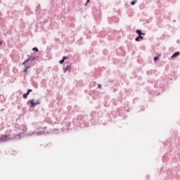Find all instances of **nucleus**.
<instances>
[{"label": "nucleus", "mask_w": 180, "mask_h": 180, "mask_svg": "<svg viewBox=\"0 0 180 180\" xmlns=\"http://www.w3.org/2000/svg\"><path fill=\"white\" fill-rule=\"evenodd\" d=\"M15 71H18V70L16 68H15Z\"/></svg>", "instance_id": "34"}, {"label": "nucleus", "mask_w": 180, "mask_h": 180, "mask_svg": "<svg viewBox=\"0 0 180 180\" xmlns=\"http://www.w3.org/2000/svg\"><path fill=\"white\" fill-rule=\"evenodd\" d=\"M144 2H146V4H150L151 2V0H143Z\"/></svg>", "instance_id": "21"}, {"label": "nucleus", "mask_w": 180, "mask_h": 180, "mask_svg": "<svg viewBox=\"0 0 180 180\" xmlns=\"http://www.w3.org/2000/svg\"><path fill=\"white\" fill-rule=\"evenodd\" d=\"M98 88H99V89L102 88V84H98Z\"/></svg>", "instance_id": "24"}, {"label": "nucleus", "mask_w": 180, "mask_h": 180, "mask_svg": "<svg viewBox=\"0 0 180 180\" xmlns=\"http://www.w3.org/2000/svg\"><path fill=\"white\" fill-rule=\"evenodd\" d=\"M29 68H30V65H27V66H25L24 70H23V72H27V70H29Z\"/></svg>", "instance_id": "13"}, {"label": "nucleus", "mask_w": 180, "mask_h": 180, "mask_svg": "<svg viewBox=\"0 0 180 180\" xmlns=\"http://www.w3.org/2000/svg\"><path fill=\"white\" fill-rule=\"evenodd\" d=\"M75 108H76L75 111H76V112H79V108H78V106H77V105H75Z\"/></svg>", "instance_id": "22"}, {"label": "nucleus", "mask_w": 180, "mask_h": 180, "mask_svg": "<svg viewBox=\"0 0 180 180\" xmlns=\"http://www.w3.org/2000/svg\"><path fill=\"white\" fill-rule=\"evenodd\" d=\"M64 60L61 59L60 61H59V64H64Z\"/></svg>", "instance_id": "20"}, {"label": "nucleus", "mask_w": 180, "mask_h": 180, "mask_svg": "<svg viewBox=\"0 0 180 180\" xmlns=\"http://www.w3.org/2000/svg\"><path fill=\"white\" fill-rule=\"evenodd\" d=\"M108 117H110V115H108Z\"/></svg>", "instance_id": "33"}, {"label": "nucleus", "mask_w": 180, "mask_h": 180, "mask_svg": "<svg viewBox=\"0 0 180 180\" xmlns=\"http://www.w3.org/2000/svg\"><path fill=\"white\" fill-rule=\"evenodd\" d=\"M2 141H4V138L0 137V143H2Z\"/></svg>", "instance_id": "26"}, {"label": "nucleus", "mask_w": 180, "mask_h": 180, "mask_svg": "<svg viewBox=\"0 0 180 180\" xmlns=\"http://www.w3.org/2000/svg\"><path fill=\"white\" fill-rule=\"evenodd\" d=\"M62 60H63V61H65V60H68V56H63Z\"/></svg>", "instance_id": "19"}, {"label": "nucleus", "mask_w": 180, "mask_h": 180, "mask_svg": "<svg viewBox=\"0 0 180 180\" xmlns=\"http://www.w3.org/2000/svg\"><path fill=\"white\" fill-rule=\"evenodd\" d=\"M88 5V4H86V2L85 3L84 6H86Z\"/></svg>", "instance_id": "30"}, {"label": "nucleus", "mask_w": 180, "mask_h": 180, "mask_svg": "<svg viewBox=\"0 0 180 180\" xmlns=\"http://www.w3.org/2000/svg\"><path fill=\"white\" fill-rule=\"evenodd\" d=\"M35 134H37V136H41V134H44V136H47V134H50V132L49 131H37L35 132Z\"/></svg>", "instance_id": "5"}, {"label": "nucleus", "mask_w": 180, "mask_h": 180, "mask_svg": "<svg viewBox=\"0 0 180 180\" xmlns=\"http://www.w3.org/2000/svg\"><path fill=\"white\" fill-rule=\"evenodd\" d=\"M86 4H89V2H91V0H86Z\"/></svg>", "instance_id": "28"}, {"label": "nucleus", "mask_w": 180, "mask_h": 180, "mask_svg": "<svg viewBox=\"0 0 180 180\" xmlns=\"http://www.w3.org/2000/svg\"><path fill=\"white\" fill-rule=\"evenodd\" d=\"M173 22H174V23H175V22H176V20H174Z\"/></svg>", "instance_id": "31"}, {"label": "nucleus", "mask_w": 180, "mask_h": 180, "mask_svg": "<svg viewBox=\"0 0 180 180\" xmlns=\"http://www.w3.org/2000/svg\"><path fill=\"white\" fill-rule=\"evenodd\" d=\"M1 139H3V141H8L9 140V136L7 134L1 135Z\"/></svg>", "instance_id": "10"}, {"label": "nucleus", "mask_w": 180, "mask_h": 180, "mask_svg": "<svg viewBox=\"0 0 180 180\" xmlns=\"http://www.w3.org/2000/svg\"><path fill=\"white\" fill-rule=\"evenodd\" d=\"M30 92H33V89H29L26 93L22 94V97L24 98V99H27V96H29Z\"/></svg>", "instance_id": "4"}, {"label": "nucleus", "mask_w": 180, "mask_h": 180, "mask_svg": "<svg viewBox=\"0 0 180 180\" xmlns=\"http://www.w3.org/2000/svg\"><path fill=\"white\" fill-rule=\"evenodd\" d=\"M127 112H130V110H127Z\"/></svg>", "instance_id": "32"}, {"label": "nucleus", "mask_w": 180, "mask_h": 180, "mask_svg": "<svg viewBox=\"0 0 180 180\" xmlns=\"http://www.w3.org/2000/svg\"><path fill=\"white\" fill-rule=\"evenodd\" d=\"M90 120L91 124H99V122H98V114L95 111H92L90 113Z\"/></svg>", "instance_id": "2"}, {"label": "nucleus", "mask_w": 180, "mask_h": 180, "mask_svg": "<svg viewBox=\"0 0 180 180\" xmlns=\"http://www.w3.org/2000/svg\"><path fill=\"white\" fill-rule=\"evenodd\" d=\"M27 105L29 108H36L37 105H40V99H37L34 101V98H32L27 102Z\"/></svg>", "instance_id": "3"}, {"label": "nucleus", "mask_w": 180, "mask_h": 180, "mask_svg": "<svg viewBox=\"0 0 180 180\" xmlns=\"http://www.w3.org/2000/svg\"><path fill=\"white\" fill-rule=\"evenodd\" d=\"M120 116H122V119H127V115L124 113H120Z\"/></svg>", "instance_id": "15"}, {"label": "nucleus", "mask_w": 180, "mask_h": 180, "mask_svg": "<svg viewBox=\"0 0 180 180\" xmlns=\"http://www.w3.org/2000/svg\"><path fill=\"white\" fill-rule=\"evenodd\" d=\"M27 57L31 62L34 61V60H36V58H37V56L34 57V56H32V55H27Z\"/></svg>", "instance_id": "8"}, {"label": "nucleus", "mask_w": 180, "mask_h": 180, "mask_svg": "<svg viewBox=\"0 0 180 180\" xmlns=\"http://www.w3.org/2000/svg\"><path fill=\"white\" fill-rule=\"evenodd\" d=\"M160 57H161V55H158V56L154 57L153 60L155 61V63H157V61H158Z\"/></svg>", "instance_id": "14"}, {"label": "nucleus", "mask_w": 180, "mask_h": 180, "mask_svg": "<svg viewBox=\"0 0 180 180\" xmlns=\"http://www.w3.org/2000/svg\"><path fill=\"white\" fill-rule=\"evenodd\" d=\"M2 44H4V41H0V46H2Z\"/></svg>", "instance_id": "27"}, {"label": "nucleus", "mask_w": 180, "mask_h": 180, "mask_svg": "<svg viewBox=\"0 0 180 180\" xmlns=\"http://www.w3.org/2000/svg\"><path fill=\"white\" fill-rule=\"evenodd\" d=\"M143 39H144L143 35H138V37L135 38V41H140L141 40H143Z\"/></svg>", "instance_id": "9"}, {"label": "nucleus", "mask_w": 180, "mask_h": 180, "mask_svg": "<svg viewBox=\"0 0 180 180\" xmlns=\"http://www.w3.org/2000/svg\"><path fill=\"white\" fill-rule=\"evenodd\" d=\"M105 106H106V104H104Z\"/></svg>", "instance_id": "35"}, {"label": "nucleus", "mask_w": 180, "mask_h": 180, "mask_svg": "<svg viewBox=\"0 0 180 180\" xmlns=\"http://www.w3.org/2000/svg\"><path fill=\"white\" fill-rule=\"evenodd\" d=\"M154 73H155V70L147 71V75H153Z\"/></svg>", "instance_id": "12"}, {"label": "nucleus", "mask_w": 180, "mask_h": 180, "mask_svg": "<svg viewBox=\"0 0 180 180\" xmlns=\"http://www.w3.org/2000/svg\"><path fill=\"white\" fill-rule=\"evenodd\" d=\"M47 22H49V20H47V19H45V20H44V23H47Z\"/></svg>", "instance_id": "25"}, {"label": "nucleus", "mask_w": 180, "mask_h": 180, "mask_svg": "<svg viewBox=\"0 0 180 180\" xmlns=\"http://www.w3.org/2000/svg\"><path fill=\"white\" fill-rule=\"evenodd\" d=\"M32 51H34L35 53H39V49L37 47L32 48Z\"/></svg>", "instance_id": "16"}, {"label": "nucleus", "mask_w": 180, "mask_h": 180, "mask_svg": "<svg viewBox=\"0 0 180 180\" xmlns=\"http://www.w3.org/2000/svg\"><path fill=\"white\" fill-rule=\"evenodd\" d=\"M136 33H137L138 36H146V33L143 32L141 30H136Z\"/></svg>", "instance_id": "6"}, {"label": "nucleus", "mask_w": 180, "mask_h": 180, "mask_svg": "<svg viewBox=\"0 0 180 180\" xmlns=\"http://www.w3.org/2000/svg\"><path fill=\"white\" fill-rule=\"evenodd\" d=\"M73 124L79 127H88L89 126L88 115H78L73 120Z\"/></svg>", "instance_id": "1"}, {"label": "nucleus", "mask_w": 180, "mask_h": 180, "mask_svg": "<svg viewBox=\"0 0 180 180\" xmlns=\"http://www.w3.org/2000/svg\"><path fill=\"white\" fill-rule=\"evenodd\" d=\"M136 4H137V0H133L132 1H131V5L132 6L136 5Z\"/></svg>", "instance_id": "17"}, {"label": "nucleus", "mask_w": 180, "mask_h": 180, "mask_svg": "<svg viewBox=\"0 0 180 180\" xmlns=\"http://www.w3.org/2000/svg\"><path fill=\"white\" fill-rule=\"evenodd\" d=\"M117 103H118V101H116V100H114V101H112V105H114V106L117 105Z\"/></svg>", "instance_id": "18"}, {"label": "nucleus", "mask_w": 180, "mask_h": 180, "mask_svg": "<svg viewBox=\"0 0 180 180\" xmlns=\"http://www.w3.org/2000/svg\"><path fill=\"white\" fill-rule=\"evenodd\" d=\"M29 61H30V60L29 58H27V60H25V63H26L27 64V63H29Z\"/></svg>", "instance_id": "23"}, {"label": "nucleus", "mask_w": 180, "mask_h": 180, "mask_svg": "<svg viewBox=\"0 0 180 180\" xmlns=\"http://www.w3.org/2000/svg\"><path fill=\"white\" fill-rule=\"evenodd\" d=\"M67 71H71V65H68L65 68H63V72L65 73Z\"/></svg>", "instance_id": "7"}, {"label": "nucleus", "mask_w": 180, "mask_h": 180, "mask_svg": "<svg viewBox=\"0 0 180 180\" xmlns=\"http://www.w3.org/2000/svg\"><path fill=\"white\" fill-rule=\"evenodd\" d=\"M26 63H25V61L22 63V65H26Z\"/></svg>", "instance_id": "29"}, {"label": "nucleus", "mask_w": 180, "mask_h": 180, "mask_svg": "<svg viewBox=\"0 0 180 180\" xmlns=\"http://www.w3.org/2000/svg\"><path fill=\"white\" fill-rule=\"evenodd\" d=\"M179 56H180V52L176 51L171 56V58H176V57H178Z\"/></svg>", "instance_id": "11"}]
</instances>
